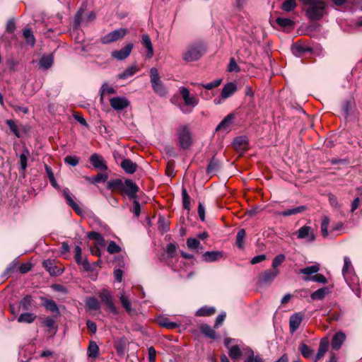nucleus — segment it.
<instances>
[{
	"label": "nucleus",
	"instance_id": "obj_1",
	"mask_svg": "<svg viewBox=\"0 0 362 362\" xmlns=\"http://www.w3.org/2000/svg\"><path fill=\"white\" fill-rule=\"evenodd\" d=\"M305 8V15L310 21L321 19L325 13V3L322 0H302Z\"/></svg>",
	"mask_w": 362,
	"mask_h": 362
},
{
	"label": "nucleus",
	"instance_id": "obj_14",
	"mask_svg": "<svg viewBox=\"0 0 362 362\" xmlns=\"http://www.w3.org/2000/svg\"><path fill=\"white\" fill-rule=\"evenodd\" d=\"M132 48L133 45L132 43H129L119 50L112 51L111 52V56L112 58L116 59L117 60H124L129 56L132 50Z\"/></svg>",
	"mask_w": 362,
	"mask_h": 362
},
{
	"label": "nucleus",
	"instance_id": "obj_39",
	"mask_svg": "<svg viewBox=\"0 0 362 362\" xmlns=\"http://www.w3.org/2000/svg\"><path fill=\"white\" fill-rule=\"evenodd\" d=\"M216 309L214 307L204 306L196 312V315L199 317L210 316L214 314Z\"/></svg>",
	"mask_w": 362,
	"mask_h": 362
},
{
	"label": "nucleus",
	"instance_id": "obj_2",
	"mask_svg": "<svg viewBox=\"0 0 362 362\" xmlns=\"http://www.w3.org/2000/svg\"><path fill=\"white\" fill-rule=\"evenodd\" d=\"M206 48L202 42H196L189 45L182 54V59L187 62L199 59L204 54Z\"/></svg>",
	"mask_w": 362,
	"mask_h": 362
},
{
	"label": "nucleus",
	"instance_id": "obj_8",
	"mask_svg": "<svg viewBox=\"0 0 362 362\" xmlns=\"http://www.w3.org/2000/svg\"><path fill=\"white\" fill-rule=\"evenodd\" d=\"M279 274L280 270L267 269L259 275L258 282L260 285H270Z\"/></svg>",
	"mask_w": 362,
	"mask_h": 362
},
{
	"label": "nucleus",
	"instance_id": "obj_4",
	"mask_svg": "<svg viewBox=\"0 0 362 362\" xmlns=\"http://www.w3.org/2000/svg\"><path fill=\"white\" fill-rule=\"evenodd\" d=\"M179 90L185 103V106H180V110L184 114H189L198 105L199 100L194 95H191L189 90L185 87H180Z\"/></svg>",
	"mask_w": 362,
	"mask_h": 362
},
{
	"label": "nucleus",
	"instance_id": "obj_22",
	"mask_svg": "<svg viewBox=\"0 0 362 362\" xmlns=\"http://www.w3.org/2000/svg\"><path fill=\"white\" fill-rule=\"evenodd\" d=\"M121 167L127 174H133L136 171L137 165L130 159H124L121 163Z\"/></svg>",
	"mask_w": 362,
	"mask_h": 362
},
{
	"label": "nucleus",
	"instance_id": "obj_5",
	"mask_svg": "<svg viewBox=\"0 0 362 362\" xmlns=\"http://www.w3.org/2000/svg\"><path fill=\"white\" fill-rule=\"evenodd\" d=\"M149 74L151 86L154 92L161 97L165 96L168 91L160 80L158 69L153 67L150 69Z\"/></svg>",
	"mask_w": 362,
	"mask_h": 362
},
{
	"label": "nucleus",
	"instance_id": "obj_49",
	"mask_svg": "<svg viewBox=\"0 0 362 362\" xmlns=\"http://www.w3.org/2000/svg\"><path fill=\"white\" fill-rule=\"evenodd\" d=\"M286 259V256L283 254H279L276 256L273 260L272 264V269L274 270H279L278 267H279Z\"/></svg>",
	"mask_w": 362,
	"mask_h": 362
},
{
	"label": "nucleus",
	"instance_id": "obj_10",
	"mask_svg": "<svg viewBox=\"0 0 362 362\" xmlns=\"http://www.w3.org/2000/svg\"><path fill=\"white\" fill-rule=\"evenodd\" d=\"M93 167L99 170L105 171L107 170V165L104 158L98 153H93L89 158Z\"/></svg>",
	"mask_w": 362,
	"mask_h": 362
},
{
	"label": "nucleus",
	"instance_id": "obj_26",
	"mask_svg": "<svg viewBox=\"0 0 362 362\" xmlns=\"http://www.w3.org/2000/svg\"><path fill=\"white\" fill-rule=\"evenodd\" d=\"M248 139L246 136H240L234 139L233 145L236 150H245L247 148Z\"/></svg>",
	"mask_w": 362,
	"mask_h": 362
},
{
	"label": "nucleus",
	"instance_id": "obj_48",
	"mask_svg": "<svg viewBox=\"0 0 362 362\" xmlns=\"http://www.w3.org/2000/svg\"><path fill=\"white\" fill-rule=\"evenodd\" d=\"M115 93L116 91L115 88L112 86H110L107 82H104L100 89L101 99H103V95L105 94H114Z\"/></svg>",
	"mask_w": 362,
	"mask_h": 362
},
{
	"label": "nucleus",
	"instance_id": "obj_15",
	"mask_svg": "<svg viewBox=\"0 0 362 362\" xmlns=\"http://www.w3.org/2000/svg\"><path fill=\"white\" fill-rule=\"evenodd\" d=\"M139 191V187L132 180L127 179L124 183V189L122 192H124L130 199L135 198L136 193Z\"/></svg>",
	"mask_w": 362,
	"mask_h": 362
},
{
	"label": "nucleus",
	"instance_id": "obj_7",
	"mask_svg": "<svg viewBox=\"0 0 362 362\" xmlns=\"http://www.w3.org/2000/svg\"><path fill=\"white\" fill-rule=\"evenodd\" d=\"M127 33V30L126 28H118L112 30V32L106 34L103 37H101L100 41L103 44L107 45L111 42L117 41L122 38H123L126 34Z\"/></svg>",
	"mask_w": 362,
	"mask_h": 362
},
{
	"label": "nucleus",
	"instance_id": "obj_62",
	"mask_svg": "<svg viewBox=\"0 0 362 362\" xmlns=\"http://www.w3.org/2000/svg\"><path fill=\"white\" fill-rule=\"evenodd\" d=\"M228 71L230 72H238L240 71V68L233 58L230 60Z\"/></svg>",
	"mask_w": 362,
	"mask_h": 362
},
{
	"label": "nucleus",
	"instance_id": "obj_13",
	"mask_svg": "<svg viewBox=\"0 0 362 362\" xmlns=\"http://www.w3.org/2000/svg\"><path fill=\"white\" fill-rule=\"evenodd\" d=\"M298 239H307V241L312 243L315 240V235L313 228L308 226H303L297 231Z\"/></svg>",
	"mask_w": 362,
	"mask_h": 362
},
{
	"label": "nucleus",
	"instance_id": "obj_12",
	"mask_svg": "<svg viewBox=\"0 0 362 362\" xmlns=\"http://www.w3.org/2000/svg\"><path fill=\"white\" fill-rule=\"evenodd\" d=\"M110 106L115 110H122L130 105L129 100L124 96H117L110 99Z\"/></svg>",
	"mask_w": 362,
	"mask_h": 362
},
{
	"label": "nucleus",
	"instance_id": "obj_25",
	"mask_svg": "<svg viewBox=\"0 0 362 362\" xmlns=\"http://www.w3.org/2000/svg\"><path fill=\"white\" fill-rule=\"evenodd\" d=\"M53 63H54V57L53 55L51 54H45V55H43L40 61H39V66H40V68L43 69V70H46V69H49L52 65H53Z\"/></svg>",
	"mask_w": 362,
	"mask_h": 362
},
{
	"label": "nucleus",
	"instance_id": "obj_3",
	"mask_svg": "<svg viewBox=\"0 0 362 362\" xmlns=\"http://www.w3.org/2000/svg\"><path fill=\"white\" fill-rule=\"evenodd\" d=\"M177 145L183 150L188 149L193 143L192 132L187 125H181L176 130Z\"/></svg>",
	"mask_w": 362,
	"mask_h": 362
},
{
	"label": "nucleus",
	"instance_id": "obj_17",
	"mask_svg": "<svg viewBox=\"0 0 362 362\" xmlns=\"http://www.w3.org/2000/svg\"><path fill=\"white\" fill-rule=\"evenodd\" d=\"M74 259L78 264L83 266L86 271H90L91 269L90 265L86 258H82V250L80 246L76 245L74 248Z\"/></svg>",
	"mask_w": 362,
	"mask_h": 362
},
{
	"label": "nucleus",
	"instance_id": "obj_38",
	"mask_svg": "<svg viewBox=\"0 0 362 362\" xmlns=\"http://www.w3.org/2000/svg\"><path fill=\"white\" fill-rule=\"evenodd\" d=\"M107 188L112 190L122 191V189H124V182L121 179L110 180L107 182Z\"/></svg>",
	"mask_w": 362,
	"mask_h": 362
},
{
	"label": "nucleus",
	"instance_id": "obj_31",
	"mask_svg": "<svg viewBox=\"0 0 362 362\" xmlns=\"http://www.w3.org/2000/svg\"><path fill=\"white\" fill-rule=\"evenodd\" d=\"M43 266L51 275L58 276L62 273V270L54 265L50 259H47L43 262Z\"/></svg>",
	"mask_w": 362,
	"mask_h": 362
},
{
	"label": "nucleus",
	"instance_id": "obj_24",
	"mask_svg": "<svg viewBox=\"0 0 362 362\" xmlns=\"http://www.w3.org/2000/svg\"><path fill=\"white\" fill-rule=\"evenodd\" d=\"M234 119V115L233 114L228 115L216 127V131H228L230 126L231 125L233 120Z\"/></svg>",
	"mask_w": 362,
	"mask_h": 362
},
{
	"label": "nucleus",
	"instance_id": "obj_34",
	"mask_svg": "<svg viewBox=\"0 0 362 362\" xmlns=\"http://www.w3.org/2000/svg\"><path fill=\"white\" fill-rule=\"evenodd\" d=\"M139 71L138 68L136 66H131L127 68L122 73L118 75V78L119 79H127L133 75H134Z\"/></svg>",
	"mask_w": 362,
	"mask_h": 362
},
{
	"label": "nucleus",
	"instance_id": "obj_41",
	"mask_svg": "<svg viewBox=\"0 0 362 362\" xmlns=\"http://www.w3.org/2000/svg\"><path fill=\"white\" fill-rule=\"evenodd\" d=\"M23 35L27 44L34 46L35 43V38L33 32L29 28H25L23 30Z\"/></svg>",
	"mask_w": 362,
	"mask_h": 362
},
{
	"label": "nucleus",
	"instance_id": "obj_23",
	"mask_svg": "<svg viewBox=\"0 0 362 362\" xmlns=\"http://www.w3.org/2000/svg\"><path fill=\"white\" fill-rule=\"evenodd\" d=\"M291 51H292V53L296 57H299L306 52H311V49L307 46H305L302 44L296 42L292 45Z\"/></svg>",
	"mask_w": 362,
	"mask_h": 362
},
{
	"label": "nucleus",
	"instance_id": "obj_35",
	"mask_svg": "<svg viewBox=\"0 0 362 362\" xmlns=\"http://www.w3.org/2000/svg\"><path fill=\"white\" fill-rule=\"evenodd\" d=\"M200 330L203 334H204L205 336L210 339H215L216 337V332L209 325H202L200 327Z\"/></svg>",
	"mask_w": 362,
	"mask_h": 362
},
{
	"label": "nucleus",
	"instance_id": "obj_33",
	"mask_svg": "<svg viewBox=\"0 0 362 362\" xmlns=\"http://www.w3.org/2000/svg\"><path fill=\"white\" fill-rule=\"evenodd\" d=\"M158 324L167 329H175L179 327V324L177 322H171L169 318L161 317L158 320Z\"/></svg>",
	"mask_w": 362,
	"mask_h": 362
},
{
	"label": "nucleus",
	"instance_id": "obj_43",
	"mask_svg": "<svg viewBox=\"0 0 362 362\" xmlns=\"http://www.w3.org/2000/svg\"><path fill=\"white\" fill-rule=\"evenodd\" d=\"M36 316L33 313H25L21 314L18 317V322L32 323L35 320Z\"/></svg>",
	"mask_w": 362,
	"mask_h": 362
},
{
	"label": "nucleus",
	"instance_id": "obj_59",
	"mask_svg": "<svg viewBox=\"0 0 362 362\" xmlns=\"http://www.w3.org/2000/svg\"><path fill=\"white\" fill-rule=\"evenodd\" d=\"M83 9H79L74 16V29H78L81 24V18L83 15Z\"/></svg>",
	"mask_w": 362,
	"mask_h": 362
},
{
	"label": "nucleus",
	"instance_id": "obj_37",
	"mask_svg": "<svg viewBox=\"0 0 362 362\" xmlns=\"http://www.w3.org/2000/svg\"><path fill=\"white\" fill-rule=\"evenodd\" d=\"M328 293L329 289L327 288H321L312 293L310 298L313 300H322Z\"/></svg>",
	"mask_w": 362,
	"mask_h": 362
},
{
	"label": "nucleus",
	"instance_id": "obj_63",
	"mask_svg": "<svg viewBox=\"0 0 362 362\" xmlns=\"http://www.w3.org/2000/svg\"><path fill=\"white\" fill-rule=\"evenodd\" d=\"M176 246L173 243L168 244L166 247V252L168 257H173L176 253Z\"/></svg>",
	"mask_w": 362,
	"mask_h": 362
},
{
	"label": "nucleus",
	"instance_id": "obj_9",
	"mask_svg": "<svg viewBox=\"0 0 362 362\" xmlns=\"http://www.w3.org/2000/svg\"><path fill=\"white\" fill-rule=\"evenodd\" d=\"M66 204L78 215L83 214V210L79 205L74 200V196L68 188L62 190Z\"/></svg>",
	"mask_w": 362,
	"mask_h": 362
},
{
	"label": "nucleus",
	"instance_id": "obj_53",
	"mask_svg": "<svg viewBox=\"0 0 362 362\" xmlns=\"http://www.w3.org/2000/svg\"><path fill=\"white\" fill-rule=\"evenodd\" d=\"M182 205L184 209L187 210L190 209V197L187 192V189L183 187L182 189Z\"/></svg>",
	"mask_w": 362,
	"mask_h": 362
},
{
	"label": "nucleus",
	"instance_id": "obj_44",
	"mask_svg": "<svg viewBox=\"0 0 362 362\" xmlns=\"http://www.w3.org/2000/svg\"><path fill=\"white\" fill-rule=\"evenodd\" d=\"M30 156V152L28 148H24L20 155L21 168L25 170L27 168L28 158Z\"/></svg>",
	"mask_w": 362,
	"mask_h": 362
},
{
	"label": "nucleus",
	"instance_id": "obj_51",
	"mask_svg": "<svg viewBox=\"0 0 362 362\" xmlns=\"http://www.w3.org/2000/svg\"><path fill=\"white\" fill-rule=\"evenodd\" d=\"M353 269L351 262L349 257H344V266L342 268V274L345 277Z\"/></svg>",
	"mask_w": 362,
	"mask_h": 362
},
{
	"label": "nucleus",
	"instance_id": "obj_50",
	"mask_svg": "<svg viewBox=\"0 0 362 362\" xmlns=\"http://www.w3.org/2000/svg\"><path fill=\"white\" fill-rule=\"evenodd\" d=\"M246 233L245 230L242 228L238 231L236 235V245L240 249L244 248L243 240L245 237Z\"/></svg>",
	"mask_w": 362,
	"mask_h": 362
},
{
	"label": "nucleus",
	"instance_id": "obj_21",
	"mask_svg": "<svg viewBox=\"0 0 362 362\" xmlns=\"http://www.w3.org/2000/svg\"><path fill=\"white\" fill-rule=\"evenodd\" d=\"M346 339V335L342 332L336 333L332 340V347L333 349L338 350L341 348L343 342Z\"/></svg>",
	"mask_w": 362,
	"mask_h": 362
},
{
	"label": "nucleus",
	"instance_id": "obj_18",
	"mask_svg": "<svg viewBox=\"0 0 362 362\" xmlns=\"http://www.w3.org/2000/svg\"><path fill=\"white\" fill-rule=\"evenodd\" d=\"M307 209V206L300 205L281 211H275V215L282 216H291L303 213Z\"/></svg>",
	"mask_w": 362,
	"mask_h": 362
},
{
	"label": "nucleus",
	"instance_id": "obj_16",
	"mask_svg": "<svg viewBox=\"0 0 362 362\" xmlns=\"http://www.w3.org/2000/svg\"><path fill=\"white\" fill-rule=\"evenodd\" d=\"M42 301V305L47 310L55 315L56 317L60 315L59 309L57 303L51 299H48L45 297L41 296L40 298Z\"/></svg>",
	"mask_w": 362,
	"mask_h": 362
},
{
	"label": "nucleus",
	"instance_id": "obj_32",
	"mask_svg": "<svg viewBox=\"0 0 362 362\" xmlns=\"http://www.w3.org/2000/svg\"><path fill=\"white\" fill-rule=\"evenodd\" d=\"M319 271L320 265L318 264H315L313 265L300 269L299 272L300 274L305 275V276L310 277L312 274H317Z\"/></svg>",
	"mask_w": 362,
	"mask_h": 362
},
{
	"label": "nucleus",
	"instance_id": "obj_55",
	"mask_svg": "<svg viewBox=\"0 0 362 362\" xmlns=\"http://www.w3.org/2000/svg\"><path fill=\"white\" fill-rule=\"evenodd\" d=\"M187 245L190 250L199 251L200 242L197 238H190L187 240Z\"/></svg>",
	"mask_w": 362,
	"mask_h": 362
},
{
	"label": "nucleus",
	"instance_id": "obj_60",
	"mask_svg": "<svg viewBox=\"0 0 362 362\" xmlns=\"http://www.w3.org/2000/svg\"><path fill=\"white\" fill-rule=\"evenodd\" d=\"M107 250L109 253L114 254L119 252L121 248L115 241H110L107 245Z\"/></svg>",
	"mask_w": 362,
	"mask_h": 362
},
{
	"label": "nucleus",
	"instance_id": "obj_19",
	"mask_svg": "<svg viewBox=\"0 0 362 362\" xmlns=\"http://www.w3.org/2000/svg\"><path fill=\"white\" fill-rule=\"evenodd\" d=\"M303 315L300 313L293 314L289 319V328L291 333H294L300 327Z\"/></svg>",
	"mask_w": 362,
	"mask_h": 362
},
{
	"label": "nucleus",
	"instance_id": "obj_58",
	"mask_svg": "<svg viewBox=\"0 0 362 362\" xmlns=\"http://www.w3.org/2000/svg\"><path fill=\"white\" fill-rule=\"evenodd\" d=\"M276 22L279 26L283 28H288L293 25V22L286 18H277Z\"/></svg>",
	"mask_w": 362,
	"mask_h": 362
},
{
	"label": "nucleus",
	"instance_id": "obj_36",
	"mask_svg": "<svg viewBox=\"0 0 362 362\" xmlns=\"http://www.w3.org/2000/svg\"><path fill=\"white\" fill-rule=\"evenodd\" d=\"M86 305L90 310H98L100 308V302L94 297L88 298L86 300Z\"/></svg>",
	"mask_w": 362,
	"mask_h": 362
},
{
	"label": "nucleus",
	"instance_id": "obj_28",
	"mask_svg": "<svg viewBox=\"0 0 362 362\" xmlns=\"http://www.w3.org/2000/svg\"><path fill=\"white\" fill-rule=\"evenodd\" d=\"M142 45L146 49V57L151 59L153 55V48L151 39L146 34L142 35Z\"/></svg>",
	"mask_w": 362,
	"mask_h": 362
},
{
	"label": "nucleus",
	"instance_id": "obj_40",
	"mask_svg": "<svg viewBox=\"0 0 362 362\" xmlns=\"http://www.w3.org/2000/svg\"><path fill=\"white\" fill-rule=\"evenodd\" d=\"M87 354L90 358H96L98 356L99 354V347L95 341H90Z\"/></svg>",
	"mask_w": 362,
	"mask_h": 362
},
{
	"label": "nucleus",
	"instance_id": "obj_45",
	"mask_svg": "<svg viewBox=\"0 0 362 362\" xmlns=\"http://www.w3.org/2000/svg\"><path fill=\"white\" fill-rule=\"evenodd\" d=\"M329 224V217L325 216L322 218L321 222V233L324 238H327L329 235L328 227Z\"/></svg>",
	"mask_w": 362,
	"mask_h": 362
},
{
	"label": "nucleus",
	"instance_id": "obj_61",
	"mask_svg": "<svg viewBox=\"0 0 362 362\" xmlns=\"http://www.w3.org/2000/svg\"><path fill=\"white\" fill-rule=\"evenodd\" d=\"M64 162L69 165L74 167L78 164L79 159L76 156H68L65 157Z\"/></svg>",
	"mask_w": 362,
	"mask_h": 362
},
{
	"label": "nucleus",
	"instance_id": "obj_42",
	"mask_svg": "<svg viewBox=\"0 0 362 362\" xmlns=\"http://www.w3.org/2000/svg\"><path fill=\"white\" fill-rule=\"evenodd\" d=\"M86 180L92 184L105 182L107 180V175L103 173H98L95 176L86 177Z\"/></svg>",
	"mask_w": 362,
	"mask_h": 362
},
{
	"label": "nucleus",
	"instance_id": "obj_6",
	"mask_svg": "<svg viewBox=\"0 0 362 362\" xmlns=\"http://www.w3.org/2000/svg\"><path fill=\"white\" fill-rule=\"evenodd\" d=\"M238 341V340L230 337L224 339V345L228 349V355L233 360L239 359L243 355V347Z\"/></svg>",
	"mask_w": 362,
	"mask_h": 362
},
{
	"label": "nucleus",
	"instance_id": "obj_11",
	"mask_svg": "<svg viewBox=\"0 0 362 362\" xmlns=\"http://www.w3.org/2000/svg\"><path fill=\"white\" fill-rule=\"evenodd\" d=\"M98 296L101 302L105 304L112 313H117V308L112 300V296L109 291L103 289L99 293Z\"/></svg>",
	"mask_w": 362,
	"mask_h": 362
},
{
	"label": "nucleus",
	"instance_id": "obj_57",
	"mask_svg": "<svg viewBox=\"0 0 362 362\" xmlns=\"http://www.w3.org/2000/svg\"><path fill=\"white\" fill-rule=\"evenodd\" d=\"M33 299L30 296H25L20 302L21 307L25 310H29L31 308Z\"/></svg>",
	"mask_w": 362,
	"mask_h": 362
},
{
	"label": "nucleus",
	"instance_id": "obj_30",
	"mask_svg": "<svg viewBox=\"0 0 362 362\" xmlns=\"http://www.w3.org/2000/svg\"><path fill=\"white\" fill-rule=\"evenodd\" d=\"M329 347V341L327 339H322L320 342L317 353L315 357L314 361L317 362L327 352Z\"/></svg>",
	"mask_w": 362,
	"mask_h": 362
},
{
	"label": "nucleus",
	"instance_id": "obj_64",
	"mask_svg": "<svg viewBox=\"0 0 362 362\" xmlns=\"http://www.w3.org/2000/svg\"><path fill=\"white\" fill-rule=\"evenodd\" d=\"M131 211L134 214L136 217H139L141 211V206L137 200H134L133 206Z\"/></svg>",
	"mask_w": 362,
	"mask_h": 362
},
{
	"label": "nucleus",
	"instance_id": "obj_54",
	"mask_svg": "<svg viewBox=\"0 0 362 362\" xmlns=\"http://www.w3.org/2000/svg\"><path fill=\"white\" fill-rule=\"evenodd\" d=\"M299 351L302 356L306 358H309L313 353V351L308 345L303 343L300 345Z\"/></svg>",
	"mask_w": 362,
	"mask_h": 362
},
{
	"label": "nucleus",
	"instance_id": "obj_47",
	"mask_svg": "<svg viewBox=\"0 0 362 362\" xmlns=\"http://www.w3.org/2000/svg\"><path fill=\"white\" fill-rule=\"evenodd\" d=\"M218 160L213 158L208 165L206 172L208 174H215L219 169Z\"/></svg>",
	"mask_w": 362,
	"mask_h": 362
},
{
	"label": "nucleus",
	"instance_id": "obj_20",
	"mask_svg": "<svg viewBox=\"0 0 362 362\" xmlns=\"http://www.w3.org/2000/svg\"><path fill=\"white\" fill-rule=\"evenodd\" d=\"M119 300L122 305L129 315H132L135 313V310L132 307L129 296L127 295L124 291L121 293L119 296Z\"/></svg>",
	"mask_w": 362,
	"mask_h": 362
},
{
	"label": "nucleus",
	"instance_id": "obj_29",
	"mask_svg": "<svg viewBox=\"0 0 362 362\" xmlns=\"http://www.w3.org/2000/svg\"><path fill=\"white\" fill-rule=\"evenodd\" d=\"M236 90V85L233 83H228L226 84L221 91V98L226 99L230 97Z\"/></svg>",
	"mask_w": 362,
	"mask_h": 362
},
{
	"label": "nucleus",
	"instance_id": "obj_56",
	"mask_svg": "<svg viewBox=\"0 0 362 362\" xmlns=\"http://www.w3.org/2000/svg\"><path fill=\"white\" fill-rule=\"evenodd\" d=\"M6 124L8 126L11 132L17 137V138H20L21 137V134H20V132L18 131V127H17V124H16L15 121L12 120V119H7L6 121Z\"/></svg>",
	"mask_w": 362,
	"mask_h": 362
},
{
	"label": "nucleus",
	"instance_id": "obj_46",
	"mask_svg": "<svg viewBox=\"0 0 362 362\" xmlns=\"http://www.w3.org/2000/svg\"><path fill=\"white\" fill-rule=\"evenodd\" d=\"M303 280L305 281H313L317 283L326 284L327 282L326 277L322 274H317L312 277L304 276Z\"/></svg>",
	"mask_w": 362,
	"mask_h": 362
},
{
	"label": "nucleus",
	"instance_id": "obj_27",
	"mask_svg": "<svg viewBox=\"0 0 362 362\" xmlns=\"http://www.w3.org/2000/svg\"><path fill=\"white\" fill-rule=\"evenodd\" d=\"M223 257V253L219 251H208L203 255V259L206 262H214Z\"/></svg>",
	"mask_w": 362,
	"mask_h": 362
},
{
	"label": "nucleus",
	"instance_id": "obj_52",
	"mask_svg": "<svg viewBox=\"0 0 362 362\" xmlns=\"http://www.w3.org/2000/svg\"><path fill=\"white\" fill-rule=\"evenodd\" d=\"M296 7V0H286L281 5V9L286 12L293 11Z\"/></svg>",
	"mask_w": 362,
	"mask_h": 362
}]
</instances>
